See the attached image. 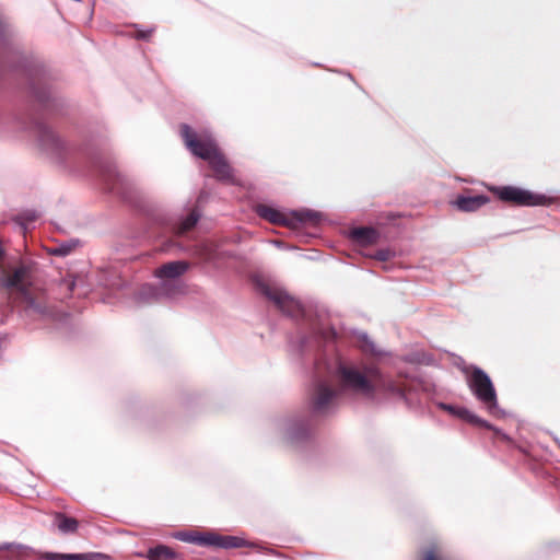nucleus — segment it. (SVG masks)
Returning a JSON list of instances; mask_svg holds the SVG:
<instances>
[{
	"label": "nucleus",
	"mask_w": 560,
	"mask_h": 560,
	"mask_svg": "<svg viewBox=\"0 0 560 560\" xmlns=\"http://www.w3.org/2000/svg\"><path fill=\"white\" fill-rule=\"evenodd\" d=\"M337 372L343 388L366 397H373L376 390H384L407 400L415 386L413 382L407 378L385 380L378 369L374 366H364L361 370L355 366L339 364Z\"/></svg>",
	"instance_id": "nucleus-1"
},
{
	"label": "nucleus",
	"mask_w": 560,
	"mask_h": 560,
	"mask_svg": "<svg viewBox=\"0 0 560 560\" xmlns=\"http://www.w3.org/2000/svg\"><path fill=\"white\" fill-rule=\"evenodd\" d=\"M0 289L7 290L28 315L44 317L51 314L46 293L32 283L30 268L25 265L3 272Z\"/></svg>",
	"instance_id": "nucleus-2"
},
{
	"label": "nucleus",
	"mask_w": 560,
	"mask_h": 560,
	"mask_svg": "<svg viewBox=\"0 0 560 560\" xmlns=\"http://www.w3.org/2000/svg\"><path fill=\"white\" fill-rule=\"evenodd\" d=\"M179 131L185 145L194 155L209 161L219 152L214 140L208 133H197L186 124L180 126Z\"/></svg>",
	"instance_id": "nucleus-3"
},
{
	"label": "nucleus",
	"mask_w": 560,
	"mask_h": 560,
	"mask_svg": "<svg viewBox=\"0 0 560 560\" xmlns=\"http://www.w3.org/2000/svg\"><path fill=\"white\" fill-rule=\"evenodd\" d=\"M467 384L477 399L482 402L489 411H492L498 404L494 386L485 371L474 368L467 377Z\"/></svg>",
	"instance_id": "nucleus-4"
},
{
	"label": "nucleus",
	"mask_w": 560,
	"mask_h": 560,
	"mask_svg": "<svg viewBox=\"0 0 560 560\" xmlns=\"http://www.w3.org/2000/svg\"><path fill=\"white\" fill-rule=\"evenodd\" d=\"M488 189L502 202L512 206L545 205L546 197L515 186H489Z\"/></svg>",
	"instance_id": "nucleus-5"
},
{
	"label": "nucleus",
	"mask_w": 560,
	"mask_h": 560,
	"mask_svg": "<svg viewBox=\"0 0 560 560\" xmlns=\"http://www.w3.org/2000/svg\"><path fill=\"white\" fill-rule=\"evenodd\" d=\"M262 294L275 303V305L284 314L296 317L303 314V308L299 301L290 296L287 292L273 288L269 284L260 285Z\"/></svg>",
	"instance_id": "nucleus-6"
},
{
	"label": "nucleus",
	"mask_w": 560,
	"mask_h": 560,
	"mask_svg": "<svg viewBox=\"0 0 560 560\" xmlns=\"http://www.w3.org/2000/svg\"><path fill=\"white\" fill-rule=\"evenodd\" d=\"M337 397V392L325 381H317L311 395L312 407L316 412L326 411Z\"/></svg>",
	"instance_id": "nucleus-7"
},
{
	"label": "nucleus",
	"mask_w": 560,
	"mask_h": 560,
	"mask_svg": "<svg viewBox=\"0 0 560 560\" xmlns=\"http://www.w3.org/2000/svg\"><path fill=\"white\" fill-rule=\"evenodd\" d=\"M210 167L213 171V176L223 183L226 184H236V178L234 176V170L229 164L225 156L219 151L215 155H213L208 161Z\"/></svg>",
	"instance_id": "nucleus-8"
},
{
	"label": "nucleus",
	"mask_w": 560,
	"mask_h": 560,
	"mask_svg": "<svg viewBox=\"0 0 560 560\" xmlns=\"http://www.w3.org/2000/svg\"><path fill=\"white\" fill-rule=\"evenodd\" d=\"M190 265L184 260L170 261L154 270V276L161 279H176L183 276Z\"/></svg>",
	"instance_id": "nucleus-9"
},
{
	"label": "nucleus",
	"mask_w": 560,
	"mask_h": 560,
	"mask_svg": "<svg viewBox=\"0 0 560 560\" xmlns=\"http://www.w3.org/2000/svg\"><path fill=\"white\" fill-rule=\"evenodd\" d=\"M42 560H110L109 556L100 552L88 553H58L45 552L39 556Z\"/></svg>",
	"instance_id": "nucleus-10"
},
{
	"label": "nucleus",
	"mask_w": 560,
	"mask_h": 560,
	"mask_svg": "<svg viewBox=\"0 0 560 560\" xmlns=\"http://www.w3.org/2000/svg\"><path fill=\"white\" fill-rule=\"evenodd\" d=\"M490 198L485 195L464 196L460 195L453 202L454 206L463 212H474L487 205Z\"/></svg>",
	"instance_id": "nucleus-11"
},
{
	"label": "nucleus",
	"mask_w": 560,
	"mask_h": 560,
	"mask_svg": "<svg viewBox=\"0 0 560 560\" xmlns=\"http://www.w3.org/2000/svg\"><path fill=\"white\" fill-rule=\"evenodd\" d=\"M256 212L260 218L269 221L272 224L284 226L290 225V221L287 215L270 206L258 205L256 207Z\"/></svg>",
	"instance_id": "nucleus-12"
},
{
	"label": "nucleus",
	"mask_w": 560,
	"mask_h": 560,
	"mask_svg": "<svg viewBox=\"0 0 560 560\" xmlns=\"http://www.w3.org/2000/svg\"><path fill=\"white\" fill-rule=\"evenodd\" d=\"M350 236L360 246L373 245L378 240V233L373 228H355L351 231Z\"/></svg>",
	"instance_id": "nucleus-13"
},
{
	"label": "nucleus",
	"mask_w": 560,
	"mask_h": 560,
	"mask_svg": "<svg viewBox=\"0 0 560 560\" xmlns=\"http://www.w3.org/2000/svg\"><path fill=\"white\" fill-rule=\"evenodd\" d=\"M55 525L62 534H74L79 528V522L74 517L67 516L61 512L54 514Z\"/></svg>",
	"instance_id": "nucleus-14"
},
{
	"label": "nucleus",
	"mask_w": 560,
	"mask_h": 560,
	"mask_svg": "<svg viewBox=\"0 0 560 560\" xmlns=\"http://www.w3.org/2000/svg\"><path fill=\"white\" fill-rule=\"evenodd\" d=\"M42 145L51 152L58 153L63 144L59 137L49 128H43L40 133Z\"/></svg>",
	"instance_id": "nucleus-15"
},
{
	"label": "nucleus",
	"mask_w": 560,
	"mask_h": 560,
	"mask_svg": "<svg viewBox=\"0 0 560 560\" xmlns=\"http://www.w3.org/2000/svg\"><path fill=\"white\" fill-rule=\"evenodd\" d=\"M417 560H450L444 553L443 549L436 545L431 544L423 547L419 553Z\"/></svg>",
	"instance_id": "nucleus-16"
},
{
	"label": "nucleus",
	"mask_w": 560,
	"mask_h": 560,
	"mask_svg": "<svg viewBox=\"0 0 560 560\" xmlns=\"http://www.w3.org/2000/svg\"><path fill=\"white\" fill-rule=\"evenodd\" d=\"M147 557L149 560H175L177 553L165 545H159L154 548H150Z\"/></svg>",
	"instance_id": "nucleus-17"
},
{
	"label": "nucleus",
	"mask_w": 560,
	"mask_h": 560,
	"mask_svg": "<svg viewBox=\"0 0 560 560\" xmlns=\"http://www.w3.org/2000/svg\"><path fill=\"white\" fill-rule=\"evenodd\" d=\"M443 408L454 415H457L459 418L465 419L466 421H468L470 423L477 424L479 427H487V428L489 427L485 420L480 419L479 417L471 413L467 409H464V408L456 409L452 406H446V405H443Z\"/></svg>",
	"instance_id": "nucleus-18"
},
{
	"label": "nucleus",
	"mask_w": 560,
	"mask_h": 560,
	"mask_svg": "<svg viewBox=\"0 0 560 560\" xmlns=\"http://www.w3.org/2000/svg\"><path fill=\"white\" fill-rule=\"evenodd\" d=\"M244 546V540L235 536H222L214 534V546L224 549L241 548Z\"/></svg>",
	"instance_id": "nucleus-19"
},
{
	"label": "nucleus",
	"mask_w": 560,
	"mask_h": 560,
	"mask_svg": "<svg viewBox=\"0 0 560 560\" xmlns=\"http://www.w3.org/2000/svg\"><path fill=\"white\" fill-rule=\"evenodd\" d=\"M200 214L196 209H192L189 214L176 228V235L180 236L190 231L197 224Z\"/></svg>",
	"instance_id": "nucleus-20"
},
{
	"label": "nucleus",
	"mask_w": 560,
	"mask_h": 560,
	"mask_svg": "<svg viewBox=\"0 0 560 560\" xmlns=\"http://www.w3.org/2000/svg\"><path fill=\"white\" fill-rule=\"evenodd\" d=\"M183 540L194 542L199 546H214V534L194 533L184 536Z\"/></svg>",
	"instance_id": "nucleus-21"
},
{
	"label": "nucleus",
	"mask_w": 560,
	"mask_h": 560,
	"mask_svg": "<svg viewBox=\"0 0 560 560\" xmlns=\"http://www.w3.org/2000/svg\"><path fill=\"white\" fill-rule=\"evenodd\" d=\"M199 255L203 260H212L215 258V247L212 243L206 242L199 246Z\"/></svg>",
	"instance_id": "nucleus-22"
},
{
	"label": "nucleus",
	"mask_w": 560,
	"mask_h": 560,
	"mask_svg": "<svg viewBox=\"0 0 560 560\" xmlns=\"http://www.w3.org/2000/svg\"><path fill=\"white\" fill-rule=\"evenodd\" d=\"M72 250L70 245H60L51 249V254L57 256H67Z\"/></svg>",
	"instance_id": "nucleus-23"
},
{
	"label": "nucleus",
	"mask_w": 560,
	"mask_h": 560,
	"mask_svg": "<svg viewBox=\"0 0 560 560\" xmlns=\"http://www.w3.org/2000/svg\"><path fill=\"white\" fill-rule=\"evenodd\" d=\"M153 31L154 30L137 31L135 36L137 39H149L152 36Z\"/></svg>",
	"instance_id": "nucleus-24"
},
{
	"label": "nucleus",
	"mask_w": 560,
	"mask_h": 560,
	"mask_svg": "<svg viewBox=\"0 0 560 560\" xmlns=\"http://www.w3.org/2000/svg\"><path fill=\"white\" fill-rule=\"evenodd\" d=\"M375 257L378 259V260H386L387 259V253L386 252H378Z\"/></svg>",
	"instance_id": "nucleus-25"
},
{
	"label": "nucleus",
	"mask_w": 560,
	"mask_h": 560,
	"mask_svg": "<svg viewBox=\"0 0 560 560\" xmlns=\"http://www.w3.org/2000/svg\"><path fill=\"white\" fill-rule=\"evenodd\" d=\"M36 218L37 217L34 213H30V214L26 215V220L27 221H34V220H36Z\"/></svg>",
	"instance_id": "nucleus-26"
},
{
	"label": "nucleus",
	"mask_w": 560,
	"mask_h": 560,
	"mask_svg": "<svg viewBox=\"0 0 560 560\" xmlns=\"http://www.w3.org/2000/svg\"><path fill=\"white\" fill-rule=\"evenodd\" d=\"M299 220H300V221H305V220H306V217L301 215V217L299 218Z\"/></svg>",
	"instance_id": "nucleus-27"
}]
</instances>
